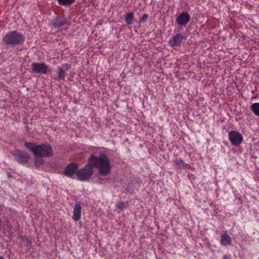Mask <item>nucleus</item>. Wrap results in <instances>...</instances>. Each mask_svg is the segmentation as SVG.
Instances as JSON below:
<instances>
[{"label":"nucleus","instance_id":"20e7f679","mask_svg":"<svg viewBox=\"0 0 259 259\" xmlns=\"http://www.w3.org/2000/svg\"><path fill=\"white\" fill-rule=\"evenodd\" d=\"M228 137L231 143L235 146H239L243 140L242 135L238 132L235 131L229 132Z\"/></svg>","mask_w":259,"mask_h":259},{"label":"nucleus","instance_id":"aec40b11","mask_svg":"<svg viewBox=\"0 0 259 259\" xmlns=\"http://www.w3.org/2000/svg\"><path fill=\"white\" fill-rule=\"evenodd\" d=\"M148 15L147 14H144L142 17V18L141 19V22H144L148 18Z\"/></svg>","mask_w":259,"mask_h":259},{"label":"nucleus","instance_id":"412c9836","mask_svg":"<svg viewBox=\"0 0 259 259\" xmlns=\"http://www.w3.org/2000/svg\"><path fill=\"white\" fill-rule=\"evenodd\" d=\"M224 259H229V257L227 255H225L223 256Z\"/></svg>","mask_w":259,"mask_h":259},{"label":"nucleus","instance_id":"6e6552de","mask_svg":"<svg viewBox=\"0 0 259 259\" xmlns=\"http://www.w3.org/2000/svg\"><path fill=\"white\" fill-rule=\"evenodd\" d=\"M184 37L180 33H177L169 40L168 44L172 47L180 46Z\"/></svg>","mask_w":259,"mask_h":259},{"label":"nucleus","instance_id":"9b49d317","mask_svg":"<svg viewBox=\"0 0 259 259\" xmlns=\"http://www.w3.org/2000/svg\"><path fill=\"white\" fill-rule=\"evenodd\" d=\"M70 68V66L68 64H63L61 67L58 68L57 73L58 74V78L59 79L64 80L65 77L66 71Z\"/></svg>","mask_w":259,"mask_h":259},{"label":"nucleus","instance_id":"f257e3e1","mask_svg":"<svg viewBox=\"0 0 259 259\" xmlns=\"http://www.w3.org/2000/svg\"><path fill=\"white\" fill-rule=\"evenodd\" d=\"M93 167L98 169L99 177L107 176L111 172L108 157L105 154L101 153L99 156H91L89 158L88 164L77 171V178L81 181L89 180L93 174Z\"/></svg>","mask_w":259,"mask_h":259},{"label":"nucleus","instance_id":"423d86ee","mask_svg":"<svg viewBox=\"0 0 259 259\" xmlns=\"http://www.w3.org/2000/svg\"><path fill=\"white\" fill-rule=\"evenodd\" d=\"M32 72L34 73L47 74L48 66L44 63L33 62L31 64Z\"/></svg>","mask_w":259,"mask_h":259},{"label":"nucleus","instance_id":"39448f33","mask_svg":"<svg viewBox=\"0 0 259 259\" xmlns=\"http://www.w3.org/2000/svg\"><path fill=\"white\" fill-rule=\"evenodd\" d=\"M11 153L19 163L25 164L29 159V154L24 151L17 150L13 151Z\"/></svg>","mask_w":259,"mask_h":259},{"label":"nucleus","instance_id":"ddd939ff","mask_svg":"<svg viewBox=\"0 0 259 259\" xmlns=\"http://www.w3.org/2000/svg\"><path fill=\"white\" fill-rule=\"evenodd\" d=\"M231 243L232 239L230 236L227 233L223 234L221 237V245L223 246H227L231 245Z\"/></svg>","mask_w":259,"mask_h":259},{"label":"nucleus","instance_id":"2eb2a0df","mask_svg":"<svg viewBox=\"0 0 259 259\" xmlns=\"http://www.w3.org/2000/svg\"><path fill=\"white\" fill-rule=\"evenodd\" d=\"M134 19V14L133 13H128L125 16V21L127 25L132 24Z\"/></svg>","mask_w":259,"mask_h":259},{"label":"nucleus","instance_id":"1a4fd4ad","mask_svg":"<svg viewBox=\"0 0 259 259\" xmlns=\"http://www.w3.org/2000/svg\"><path fill=\"white\" fill-rule=\"evenodd\" d=\"M78 165L74 163H71L67 166L64 170V174L69 177H72L77 172Z\"/></svg>","mask_w":259,"mask_h":259},{"label":"nucleus","instance_id":"dca6fc26","mask_svg":"<svg viewBox=\"0 0 259 259\" xmlns=\"http://www.w3.org/2000/svg\"><path fill=\"white\" fill-rule=\"evenodd\" d=\"M251 110L256 116H259V103H254L250 106Z\"/></svg>","mask_w":259,"mask_h":259},{"label":"nucleus","instance_id":"6ab92c4d","mask_svg":"<svg viewBox=\"0 0 259 259\" xmlns=\"http://www.w3.org/2000/svg\"><path fill=\"white\" fill-rule=\"evenodd\" d=\"M127 203L120 202L116 204V208L120 209V210H122L124 208L127 206Z\"/></svg>","mask_w":259,"mask_h":259},{"label":"nucleus","instance_id":"5701e85b","mask_svg":"<svg viewBox=\"0 0 259 259\" xmlns=\"http://www.w3.org/2000/svg\"><path fill=\"white\" fill-rule=\"evenodd\" d=\"M258 259H259V258Z\"/></svg>","mask_w":259,"mask_h":259},{"label":"nucleus","instance_id":"4be33fe9","mask_svg":"<svg viewBox=\"0 0 259 259\" xmlns=\"http://www.w3.org/2000/svg\"><path fill=\"white\" fill-rule=\"evenodd\" d=\"M0 259H5L4 256H0Z\"/></svg>","mask_w":259,"mask_h":259},{"label":"nucleus","instance_id":"4468645a","mask_svg":"<svg viewBox=\"0 0 259 259\" xmlns=\"http://www.w3.org/2000/svg\"><path fill=\"white\" fill-rule=\"evenodd\" d=\"M174 162L180 169H184L190 167L189 164L186 163L181 158L176 159Z\"/></svg>","mask_w":259,"mask_h":259},{"label":"nucleus","instance_id":"0eeeda50","mask_svg":"<svg viewBox=\"0 0 259 259\" xmlns=\"http://www.w3.org/2000/svg\"><path fill=\"white\" fill-rule=\"evenodd\" d=\"M190 15L187 12H182L177 17L176 23L182 26H186L190 20Z\"/></svg>","mask_w":259,"mask_h":259},{"label":"nucleus","instance_id":"7ed1b4c3","mask_svg":"<svg viewBox=\"0 0 259 259\" xmlns=\"http://www.w3.org/2000/svg\"><path fill=\"white\" fill-rule=\"evenodd\" d=\"M3 41L7 45L18 46L23 44L25 37L20 32L13 30L7 33L3 38Z\"/></svg>","mask_w":259,"mask_h":259},{"label":"nucleus","instance_id":"9d476101","mask_svg":"<svg viewBox=\"0 0 259 259\" xmlns=\"http://www.w3.org/2000/svg\"><path fill=\"white\" fill-rule=\"evenodd\" d=\"M81 207L80 203H76L73 208L72 216V219L74 221L76 222L80 220L81 218Z\"/></svg>","mask_w":259,"mask_h":259},{"label":"nucleus","instance_id":"a211bd4d","mask_svg":"<svg viewBox=\"0 0 259 259\" xmlns=\"http://www.w3.org/2000/svg\"><path fill=\"white\" fill-rule=\"evenodd\" d=\"M44 162L42 156H34V163L35 165L40 166Z\"/></svg>","mask_w":259,"mask_h":259},{"label":"nucleus","instance_id":"f3484780","mask_svg":"<svg viewBox=\"0 0 259 259\" xmlns=\"http://www.w3.org/2000/svg\"><path fill=\"white\" fill-rule=\"evenodd\" d=\"M58 3L61 6H70L72 5L75 0H57Z\"/></svg>","mask_w":259,"mask_h":259},{"label":"nucleus","instance_id":"f03ea898","mask_svg":"<svg viewBox=\"0 0 259 259\" xmlns=\"http://www.w3.org/2000/svg\"><path fill=\"white\" fill-rule=\"evenodd\" d=\"M25 146L34 154V156H42L49 157L53 155L52 147L49 144H43L36 145L31 142H26Z\"/></svg>","mask_w":259,"mask_h":259},{"label":"nucleus","instance_id":"f8f14e48","mask_svg":"<svg viewBox=\"0 0 259 259\" xmlns=\"http://www.w3.org/2000/svg\"><path fill=\"white\" fill-rule=\"evenodd\" d=\"M68 21L63 18L57 17L52 21V25L55 27H61L68 24Z\"/></svg>","mask_w":259,"mask_h":259}]
</instances>
